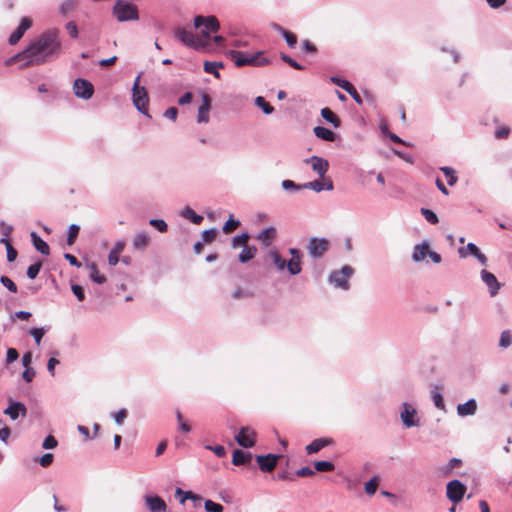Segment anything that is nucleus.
Instances as JSON below:
<instances>
[{"label":"nucleus","instance_id":"1","mask_svg":"<svg viewBox=\"0 0 512 512\" xmlns=\"http://www.w3.org/2000/svg\"><path fill=\"white\" fill-rule=\"evenodd\" d=\"M62 51L58 31L55 29L43 32L32 40L21 52L6 60V65L21 62L20 68L40 66L57 59Z\"/></svg>","mask_w":512,"mask_h":512},{"label":"nucleus","instance_id":"2","mask_svg":"<svg viewBox=\"0 0 512 512\" xmlns=\"http://www.w3.org/2000/svg\"><path fill=\"white\" fill-rule=\"evenodd\" d=\"M229 56L236 67H243L247 65L253 67H263L270 64V60L264 56L263 51L249 54L238 50H231L229 52Z\"/></svg>","mask_w":512,"mask_h":512},{"label":"nucleus","instance_id":"3","mask_svg":"<svg viewBox=\"0 0 512 512\" xmlns=\"http://www.w3.org/2000/svg\"><path fill=\"white\" fill-rule=\"evenodd\" d=\"M141 74H139L132 87V101L135 108L147 117H151L148 113L149 97L145 87L139 85Z\"/></svg>","mask_w":512,"mask_h":512},{"label":"nucleus","instance_id":"4","mask_svg":"<svg viewBox=\"0 0 512 512\" xmlns=\"http://www.w3.org/2000/svg\"><path fill=\"white\" fill-rule=\"evenodd\" d=\"M354 274V269L350 265H344L339 270H333L328 276V282L334 287L348 290L350 288L349 279Z\"/></svg>","mask_w":512,"mask_h":512},{"label":"nucleus","instance_id":"5","mask_svg":"<svg viewBox=\"0 0 512 512\" xmlns=\"http://www.w3.org/2000/svg\"><path fill=\"white\" fill-rule=\"evenodd\" d=\"M113 14L120 22L137 20L139 18L137 7L123 0H117L115 2Z\"/></svg>","mask_w":512,"mask_h":512},{"label":"nucleus","instance_id":"6","mask_svg":"<svg viewBox=\"0 0 512 512\" xmlns=\"http://www.w3.org/2000/svg\"><path fill=\"white\" fill-rule=\"evenodd\" d=\"M194 26L196 29H201V35L206 39L210 38L211 32H217L220 29V23L214 15L196 16Z\"/></svg>","mask_w":512,"mask_h":512},{"label":"nucleus","instance_id":"7","mask_svg":"<svg viewBox=\"0 0 512 512\" xmlns=\"http://www.w3.org/2000/svg\"><path fill=\"white\" fill-rule=\"evenodd\" d=\"M174 35L179 42L189 48L201 50L205 47V41L203 39L185 28H177Z\"/></svg>","mask_w":512,"mask_h":512},{"label":"nucleus","instance_id":"8","mask_svg":"<svg viewBox=\"0 0 512 512\" xmlns=\"http://www.w3.org/2000/svg\"><path fill=\"white\" fill-rule=\"evenodd\" d=\"M330 243L326 238L311 237L307 244V250L311 258L320 259L329 249Z\"/></svg>","mask_w":512,"mask_h":512},{"label":"nucleus","instance_id":"9","mask_svg":"<svg viewBox=\"0 0 512 512\" xmlns=\"http://www.w3.org/2000/svg\"><path fill=\"white\" fill-rule=\"evenodd\" d=\"M466 485L458 479L451 480L446 485V497L453 503L458 504L466 493Z\"/></svg>","mask_w":512,"mask_h":512},{"label":"nucleus","instance_id":"10","mask_svg":"<svg viewBox=\"0 0 512 512\" xmlns=\"http://www.w3.org/2000/svg\"><path fill=\"white\" fill-rule=\"evenodd\" d=\"M73 91L76 97L89 100L93 96L94 86L90 81L84 78H77L73 84Z\"/></svg>","mask_w":512,"mask_h":512},{"label":"nucleus","instance_id":"11","mask_svg":"<svg viewBox=\"0 0 512 512\" xmlns=\"http://www.w3.org/2000/svg\"><path fill=\"white\" fill-rule=\"evenodd\" d=\"M234 438L243 448H252L256 444V432L250 427H241Z\"/></svg>","mask_w":512,"mask_h":512},{"label":"nucleus","instance_id":"12","mask_svg":"<svg viewBox=\"0 0 512 512\" xmlns=\"http://www.w3.org/2000/svg\"><path fill=\"white\" fill-rule=\"evenodd\" d=\"M416 415H417V411L412 405L408 404L407 402H404L402 404L400 418H401L403 425L406 428L419 426V419L416 418Z\"/></svg>","mask_w":512,"mask_h":512},{"label":"nucleus","instance_id":"13","mask_svg":"<svg viewBox=\"0 0 512 512\" xmlns=\"http://www.w3.org/2000/svg\"><path fill=\"white\" fill-rule=\"evenodd\" d=\"M280 458H282V455L269 453L266 455H257L256 462L261 471L272 472L276 468L277 462Z\"/></svg>","mask_w":512,"mask_h":512},{"label":"nucleus","instance_id":"14","mask_svg":"<svg viewBox=\"0 0 512 512\" xmlns=\"http://www.w3.org/2000/svg\"><path fill=\"white\" fill-rule=\"evenodd\" d=\"M304 162L310 163L312 170L320 178H324L325 174L327 173V171L329 169V162L320 156L313 155L310 158L305 159Z\"/></svg>","mask_w":512,"mask_h":512},{"label":"nucleus","instance_id":"15","mask_svg":"<svg viewBox=\"0 0 512 512\" xmlns=\"http://www.w3.org/2000/svg\"><path fill=\"white\" fill-rule=\"evenodd\" d=\"M460 258H466L469 254L474 256L482 265L487 264V257L480 251L476 244L470 242L466 247H460L458 249Z\"/></svg>","mask_w":512,"mask_h":512},{"label":"nucleus","instance_id":"16","mask_svg":"<svg viewBox=\"0 0 512 512\" xmlns=\"http://www.w3.org/2000/svg\"><path fill=\"white\" fill-rule=\"evenodd\" d=\"M145 505L150 512H166L167 504L158 495H145L143 497Z\"/></svg>","mask_w":512,"mask_h":512},{"label":"nucleus","instance_id":"17","mask_svg":"<svg viewBox=\"0 0 512 512\" xmlns=\"http://www.w3.org/2000/svg\"><path fill=\"white\" fill-rule=\"evenodd\" d=\"M331 81L335 85H337L340 88H342L343 90H345L357 104H359V105L363 104V100H362L361 96L359 95V93L357 92V90L355 89L353 84L350 83L348 80L341 79L339 77H331Z\"/></svg>","mask_w":512,"mask_h":512},{"label":"nucleus","instance_id":"18","mask_svg":"<svg viewBox=\"0 0 512 512\" xmlns=\"http://www.w3.org/2000/svg\"><path fill=\"white\" fill-rule=\"evenodd\" d=\"M32 26V20L28 17H23L19 26L11 33L8 42L10 45H15L23 37L24 33Z\"/></svg>","mask_w":512,"mask_h":512},{"label":"nucleus","instance_id":"19","mask_svg":"<svg viewBox=\"0 0 512 512\" xmlns=\"http://www.w3.org/2000/svg\"><path fill=\"white\" fill-rule=\"evenodd\" d=\"M4 414L8 415L11 420H16L19 417H26L27 408L20 401L10 400L9 406L4 410Z\"/></svg>","mask_w":512,"mask_h":512},{"label":"nucleus","instance_id":"20","mask_svg":"<svg viewBox=\"0 0 512 512\" xmlns=\"http://www.w3.org/2000/svg\"><path fill=\"white\" fill-rule=\"evenodd\" d=\"M480 274L482 281L486 284V286L489 289L490 295L492 297L497 295L500 289V283L498 282L496 276L485 269H483Z\"/></svg>","mask_w":512,"mask_h":512},{"label":"nucleus","instance_id":"21","mask_svg":"<svg viewBox=\"0 0 512 512\" xmlns=\"http://www.w3.org/2000/svg\"><path fill=\"white\" fill-rule=\"evenodd\" d=\"M211 108V98L208 94H202V103L198 108L197 122L208 123L209 122V111Z\"/></svg>","mask_w":512,"mask_h":512},{"label":"nucleus","instance_id":"22","mask_svg":"<svg viewBox=\"0 0 512 512\" xmlns=\"http://www.w3.org/2000/svg\"><path fill=\"white\" fill-rule=\"evenodd\" d=\"M334 440L332 438H317L306 446L307 454H315L326 446L332 445Z\"/></svg>","mask_w":512,"mask_h":512},{"label":"nucleus","instance_id":"23","mask_svg":"<svg viewBox=\"0 0 512 512\" xmlns=\"http://www.w3.org/2000/svg\"><path fill=\"white\" fill-rule=\"evenodd\" d=\"M477 411V402L474 398L469 399L465 403L457 405V414L460 417L472 416Z\"/></svg>","mask_w":512,"mask_h":512},{"label":"nucleus","instance_id":"24","mask_svg":"<svg viewBox=\"0 0 512 512\" xmlns=\"http://www.w3.org/2000/svg\"><path fill=\"white\" fill-rule=\"evenodd\" d=\"M150 242V237L147 232L145 231H139L135 234L133 241H132V247L136 251H144Z\"/></svg>","mask_w":512,"mask_h":512},{"label":"nucleus","instance_id":"25","mask_svg":"<svg viewBox=\"0 0 512 512\" xmlns=\"http://www.w3.org/2000/svg\"><path fill=\"white\" fill-rule=\"evenodd\" d=\"M252 460V454L241 449H235L232 454V464L235 466L246 465Z\"/></svg>","mask_w":512,"mask_h":512},{"label":"nucleus","instance_id":"26","mask_svg":"<svg viewBox=\"0 0 512 512\" xmlns=\"http://www.w3.org/2000/svg\"><path fill=\"white\" fill-rule=\"evenodd\" d=\"M277 237V230L273 226L266 227L262 229L257 235L256 239L259 241H263L266 246L270 245V243Z\"/></svg>","mask_w":512,"mask_h":512},{"label":"nucleus","instance_id":"27","mask_svg":"<svg viewBox=\"0 0 512 512\" xmlns=\"http://www.w3.org/2000/svg\"><path fill=\"white\" fill-rule=\"evenodd\" d=\"M30 236L35 249L43 255H49V245L35 231H32Z\"/></svg>","mask_w":512,"mask_h":512},{"label":"nucleus","instance_id":"28","mask_svg":"<svg viewBox=\"0 0 512 512\" xmlns=\"http://www.w3.org/2000/svg\"><path fill=\"white\" fill-rule=\"evenodd\" d=\"M313 132L317 138L327 142H334L337 137L332 130L323 126L314 127Z\"/></svg>","mask_w":512,"mask_h":512},{"label":"nucleus","instance_id":"29","mask_svg":"<svg viewBox=\"0 0 512 512\" xmlns=\"http://www.w3.org/2000/svg\"><path fill=\"white\" fill-rule=\"evenodd\" d=\"M429 252V243L423 242L416 244L412 253V260L414 262H421L425 259Z\"/></svg>","mask_w":512,"mask_h":512},{"label":"nucleus","instance_id":"30","mask_svg":"<svg viewBox=\"0 0 512 512\" xmlns=\"http://www.w3.org/2000/svg\"><path fill=\"white\" fill-rule=\"evenodd\" d=\"M257 247L256 246H250L246 245L243 247L242 251L240 252L238 256V260L241 263H247L250 260H252L255 255L257 254Z\"/></svg>","mask_w":512,"mask_h":512},{"label":"nucleus","instance_id":"31","mask_svg":"<svg viewBox=\"0 0 512 512\" xmlns=\"http://www.w3.org/2000/svg\"><path fill=\"white\" fill-rule=\"evenodd\" d=\"M322 118L328 123L332 124L334 128H338L341 125V121L338 116L328 107L321 109Z\"/></svg>","mask_w":512,"mask_h":512},{"label":"nucleus","instance_id":"32","mask_svg":"<svg viewBox=\"0 0 512 512\" xmlns=\"http://www.w3.org/2000/svg\"><path fill=\"white\" fill-rule=\"evenodd\" d=\"M87 268L89 269V278L97 283V284H104L106 282V277L99 273L98 267L96 263L90 262L87 264Z\"/></svg>","mask_w":512,"mask_h":512},{"label":"nucleus","instance_id":"33","mask_svg":"<svg viewBox=\"0 0 512 512\" xmlns=\"http://www.w3.org/2000/svg\"><path fill=\"white\" fill-rule=\"evenodd\" d=\"M180 215L194 224H200L203 221V216L197 214L192 208L186 206L180 213Z\"/></svg>","mask_w":512,"mask_h":512},{"label":"nucleus","instance_id":"34","mask_svg":"<svg viewBox=\"0 0 512 512\" xmlns=\"http://www.w3.org/2000/svg\"><path fill=\"white\" fill-rule=\"evenodd\" d=\"M78 2H79L78 0H64L59 5V13L62 16H67L69 13L76 10V8L78 6Z\"/></svg>","mask_w":512,"mask_h":512},{"label":"nucleus","instance_id":"35","mask_svg":"<svg viewBox=\"0 0 512 512\" xmlns=\"http://www.w3.org/2000/svg\"><path fill=\"white\" fill-rule=\"evenodd\" d=\"M50 329L49 326L44 327H32L29 329V334L33 337L35 343L37 346L40 345L43 336L46 334V332Z\"/></svg>","mask_w":512,"mask_h":512},{"label":"nucleus","instance_id":"36","mask_svg":"<svg viewBox=\"0 0 512 512\" xmlns=\"http://www.w3.org/2000/svg\"><path fill=\"white\" fill-rule=\"evenodd\" d=\"M269 256L278 271H283L286 268V260L278 253L277 250L272 249L269 251Z\"/></svg>","mask_w":512,"mask_h":512},{"label":"nucleus","instance_id":"37","mask_svg":"<svg viewBox=\"0 0 512 512\" xmlns=\"http://www.w3.org/2000/svg\"><path fill=\"white\" fill-rule=\"evenodd\" d=\"M462 464L461 459L459 458H451L446 465L440 468V471L443 476L447 477L451 474L452 470Z\"/></svg>","mask_w":512,"mask_h":512},{"label":"nucleus","instance_id":"38","mask_svg":"<svg viewBox=\"0 0 512 512\" xmlns=\"http://www.w3.org/2000/svg\"><path fill=\"white\" fill-rule=\"evenodd\" d=\"M254 103L266 115H270L274 112V107L270 105L262 96H257L254 100Z\"/></svg>","mask_w":512,"mask_h":512},{"label":"nucleus","instance_id":"39","mask_svg":"<svg viewBox=\"0 0 512 512\" xmlns=\"http://www.w3.org/2000/svg\"><path fill=\"white\" fill-rule=\"evenodd\" d=\"M250 239V234L248 232H243L239 235H236L231 240L232 248H238L239 246H246Z\"/></svg>","mask_w":512,"mask_h":512},{"label":"nucleus","instance_id":"40","mask_svg":"<svg viewBox=\"0 0 512 512\" xmlns=\"http://www.w3.org/2000/svg\"><path fill=\"white\" fill-rule=\"evenodd\" d=\"M440 170L447 178V184L449 186H454L457 183L458 178L456 176L455 170L452 167L443 166L440 168Z\"/></svg>","mask_w":512,"mask_h":512},{"label":"nucleus","instance_id":"41","mask_svg":"<svg viewBox=\"0 0 512 512\" xmlns=\"http://www.w3.org/2000/svg\"><path fill=\"white\" fill-rule=\"evenodd\" d=\"M240 225L241 222L238 219H235L233 215H230L228 220L223 225L222 230L225 234H229L233 232L236 228H238Z\"/></svg>","mask_w":512,"mask_h":512},{"label":"nucleus","instance_id":"42","mask_svg":"<svg viewBox=\"0 0 512 512\" xmlns=\"http://www.w3.org/2000/svg\"><path fill=\"white\" fill-rule=\"evenodd\" d=\"M290 275H298L301 273V260H294L290 259L289 261H286V268Z\"/></svg>","mask_w":512,"mask_h":512},{"label":"nucleus","instance_id":"43","mask_svg":"<svg viewBox=\"0 0 512 512\" xmlns=\"http://www.w3.org/2000/svg\"><path fill=\"white\" fill-rule=\"evenodd\" d=\"M314 467L318 472H331L335 469L334 463L326 460L316 461Z\"/></svg>","mask_w":512,"mask_h":512},{"label":"nucleus","instance_id":"44","mask_svg":"<svg viewBox=\"0 0 512 512\" xmlns=\"http://www.w3.org/2000/svg\"><path fill=\"white\" fill-rule=\"evenodd\" d=\"M281 187L285 191H292V192H299V191L305 189L304 184H297L294 181L288 180V179L287 180H283L281 182Z\"/></svg>","mask_w":512,"mask_h":512},{"label":"nucleus","instance_id":"45","mask_svg":"<svg viewBox=\"0 0 512 512\" xmlns=\"http://www.w3.org/2000/svg\"><path fill=\"white\" fill-rule=\"evenodd\" d=\"M80 227L77 224H71L67 231V244L73 245L78 237Z\"/></svg>","mask_w":512,"mask_h":512},{"label":"nucleus","instance_id":"46","mask_svg":"<svg viewBox=\"0 0 512 512\" xmlns=\"http://www.w3.org/2000/svg\"><path fill=\"white\" fill-rule=\"evenodd\" d=\"M379 485V477L373 476L368 482L365 483V492L368 495L375 494Z\"/></svg>","mask_w":512,"mask_h":512},{"label":"nucleus","instance_id":"47","mask_svg":"<svg viewBox=\"0 0 512 512\" xmlns=\"http://www.w3.org/2000/svg\"><path fill=\"white\" fill-rule=\"evenodd\" d=\"M512 344V335L509 330H504L500 334L499 346L501 348H508Z\"/></svg>","mask_w":512,"mask_h":512},{"label":"nucleus","instance_id":"48","mask_svg":"<svg viewBox=\"0 0 512 512\" xmlns=\"http://www.w3.org/2000/svg\"><path fill=\"white\" fill-rule=\"evenodd\" d=\"M41 267H42L41 261H37L34 264L30 265L26 271L27 277L29 279H35L38 276V274L41 270Z\"/></svg>","mask_w":512,"mask_h":512},{"label":"nucleus","instance_id":"49","mask_svg":"<svg viewBox=\"0 0 512 512\" xmlns=\"http://www.w3.org/2000/svg\"><path fill=\"white\" fill-rule=\"evenodd\" d=\"M420 212L425 220L430 224H437L439 222L438 216L432 210L428 208H421Z\"/></svg>","mask_w":512,"mask_h":512},{"label":"nucleus","instance_id":"50","mask_svg":"<svg viewBox=\"0 0 512 512\" xmlns=\"http://www.w3.org/2000/svg\"><path fill=\"white\" fill-rule=\"evenodd\" d=\"M217 233L218 231L216 228H210L202 231V242L211 243L212 241L215 240Z\"/></svg>","mask_w":512,"mask_h":512},{"label":"nucleus","instance_id":"51","mask_svg":"<svg viewBox=\"0 0 512 512\" xmlns=\"http://www.w3.org/2000/svg\"><path fill=\"white\" fill-rule=\"evenodd\" d=\"M280 58L283 62L287 63L289 66L296 70H304V66L295 61L293 58H291L289 55L285 53L280 54Z\"/></svg>","mask_w":512,"mask_h":512},{"label":"nucleus","instance_id":"52","mask_svg":"<svg viewBox=\"0 0 512 512\" xmlns=\"http://www.w3.org/2000/svg\"><path fill=\"white\" fill-rule=\"evenodd\" d=\"M204 508L206 512H223L224 510V507L221 504L216 503L212 500H206L204 502Z\"/></svg>","mask_w":512,"mask_h":512},{"label":"nucleus","instance_id":"53","mask_svg":"<svg viewBox=\"0 0 512 512\" xmlns=\"http://www.w3.org/2000/svg\"><path fill=\"white\" fill-rule=\"evenodd\" d=\"M431 397H432V400L434 402V405L438 409L445 410V404H444L443 396H442V394L440 392H438L436 390H433L431 392Z\"/></svg>","mask_w":512,"mask_h":512},{"label":"nucleus","instance_id":"54","mask_svg":"<svg viewBox=\"0 0 512 512\" xmlns=\"http://www.w3.org/2000/svg\"><path fill=\"white\" fill-rule=\"evenodd\" d=\"M149 224L161 233L166 232L168 229L167 223L162 219H151Z\"/></svg>","mask_w":512,"mask_h":512},{"label":"nucleus","instance_id":"55","mask_svg":"<svg viewBox=\"0 0 512 512\" xmlns=\"http://www.w3.org/2000/svg\"><path fill=\"white\" fill-rule=\"evenodd\" d=\"M176 418L179 430H181L184 433H189L191 431V426L183 420V416L180 411L176 412Z\"/></svg>","mask_w":512,"mask_h":512},{"label":"nucleus","instance_id":"56","mask_svg":"<svg viewBox=\"0 0 512 512\" xmlns=\"http://www.w3.org/2000/svg\"><path fill=\"white\" fill-rule=\"evenodd\" d=\"M305 189H311L317 193L324 190V184L320 180H314L311 182L304 183Z\"/></svg>","mask_w":512,"mask_h":512},{"label":"nucleus","instance_id":"57","mask_svg":"<svg viewBox=\"0 0 512 512\" xmlns=\"http://www.w3.org/2000/svg\"><path fill=\"white\" fill-rule=\"evenodd\" d=\"M57 445H58L57 439L53 435H48L42 443V448L46 449V450H50V449L56 448Z\"/></svg>","mask_w":512,"mask_h":512},{"label":"nucleus","instance_id":"58","mask_svg":"<svg viewBox=\"0 0 512 512\" xmlns=\"http://www.w3.org/2000/svg\"><path fill=\"white\" fill-rule=\"evenodd\" d=\"M0 282L10 292H12V293H16L17 292V285L8 276H1L0 277Z\"/></svg>","mask_w":512,"mask_h":512},{"label":"nucleus","instance_id":"59","mask_svg":"<svg viewBox=\"0 0 512 512\" xmlns=\"http://www.w3.org/2000/svg\"><path fill=\"white\" fill-rule=\"evenodd\" d=\"M53 460L54 455L52 453H45L40 458L36 459L42 467H49L53 463Z\"/></svg>","mask_w":512,"mask_h":512},{"label":"nucleus","instance_id":"60","mask_svg":"<svg viewBox=\"0 0 512 512\" xmlns=\"http://www.w3.org/2000/svg\"><path fill=\"white\" fill-rule=\"evenodd\" d=\"M203 68L206 73L213 74L216 78L220 77V74L216 68L215 62L205 61Z\"/></svg>","mask_w":512,"mask_h":512},{"label":"nucleus","instance_id":"61","mask_svg":"<svg viewBox=\"0 0 512 512\" xmlns=\"http://www.w3.org/2000/svg\"><path fill=\"white\" fill-rule=\"evenodd\" d=\"M71 290H72L73 294L76 296L78 301H83L85 299V292L81 285L72 284Z\"/></svg>","mask_w":512,"mask_h":512},{"label":"nucleus","instance_id":"62","mask_svg":"<svg viewBox=\"0 0 512 512\" xmlns=\"http://www.w3.org/2000/svg\"><path fill=\"white\" fill-rule=\"evenodd\" d=\"M287 45L290 47V48H294L297 44V37L294 33L290 32V31H287L284 35H283Z\"/></svg>","mask_w":512,"mask_h":512},{"label":"nucleus","instance_id":"63","mask_svg":"<svg viewBox=\"0 0 512 512\" xmlns=\"http://www.w3.org/2000/svg\"><path fill=\"white\" fill-rule=\"evenodd\" d=\"M66 30L68 32V34L70 35L71 38H77L78 37V28H77V25L74 21H69L67 24H66Z\"/></svg>","mask_w":512,"mask_h":512},{"label":"nucleus","instance_id":"64","mask_svg":"<svg viewBox=\"0 0 512 512\" xmlns=\"http://www.w3.org/2000/svg\"><path fill=\"white\" fill-rule=\"evenodd\" d=\"M19 357V353L15 348H8L6 353V363L11 364Z\"/></svg>","mask_w":512,"mask_h":512}]
</instances>
